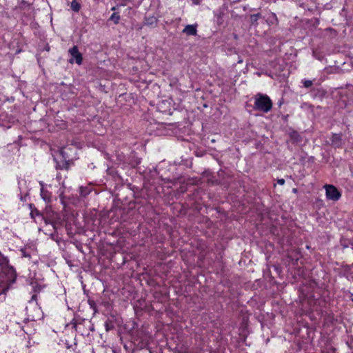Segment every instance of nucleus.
I'll use <instances>...</instances> for the list:
<instances>
[{
    "mask_svg": "<svg viewBox=\"0 0 353 353\" xmlns=\"http://www.w3.org/2000/svg\"><path fill=\"white\" fill-rule=\"evenodd\" d=\"M21 254H22V256L23 257H25V258H30V254L29 253H28L26 250L24 249H21Z\"/></svg>",
    "mask_w": 353,
    "mask_h": 353,
    "instance_id": "obj_18",
    "label": "nucleus"
},
{
    "mask_svg": "<svg viewBox=\"0 0 353 353\" xmlns=\"http://www.w3.org/2000/svg\"><path fill=\"white\" fill-rule=\"evenodd\" d=\"M70 8L72 11L75 12H79L81 10V3H79L77 1L72 0L70 4Z\"/></svg>",
    "mask_w": 353,
    "mask_h": 353,
    "instance_id": "obj_14",
    "label": "nucleus"
},
{
    "mask_svg": "<svg viewBox=\"0 0 353 353\" xmlns=\"http://www.w3.org/2000/svg\"><path fill=\"white\" fill-rule=\"evenodd\" d=\"M69 54L71 56L70 63H73L74 61L78 65H81L83 63V56L79 51V48L77 46H74L68 50Z\"/></svg>",
    "mask_w": 353,
    "mask_h": 353,
    "instance_id": "obj_5",
    "label": "nucleus"
},
{
    "mask_svg": "<svg viewBox=\"0 0 353 353\" xmlns=\"http://www.w3.org/2000/svg\"><path fill=\"white\" fill-rule=\"evenodd\" d=\"M273 106L270 97L265 94L257 93L254 96V109L263 113L269 112Z\"/></svg>",
    "mask_w": 353,
    "mask_h": 353,
    "instance_id": "obj_2",
    "label": "nucleus"
},
{
    "mask_svg": "<svg viewBox=\"0 0 353 353\" xmlns=\"http://www.w3.org/2000/svg\"><path fill=\"white\" fill-rule=\"evenodd\" d=\"M293 192H296V188H294V189H293Z\"/></svg>",
    "mask_w": 353,
    "mask_h": 353,
    "instance_id": "obj_24",
    "label": "nucleus"
},
{
    "mask_svg": "<svg viewBox=\"0 0 353 353\" xmlns=\"http://www.w3.org/2000/svg\"><path fill=\"white\" fill-rule=\"evenodd\" d=\"M302 83L303 84V86L306 88H308L313 85L312 81L308 79H303L302 81Z\"/></svg>",
    "mask_w": 353,
    "mask_h": 353,
    "instance_id": "obj_16",
    "label": "nucleus"
},
{
    "mask_svg": "<svg viewBox=\"0 0 353 353\" xmlns=\"http://www.w3.org/2000/svg\"><path fill=\"white\" fill-rule=\"evenodd\" d=\"M41 188L40 190V194L41 198L43 199V201H45V202L50 203L52 199V193L47 190L46 189H45L42 183H41Z\"/></svg>",
    "mask_w": 353,
    "mask_h": 353,
    "instance_id": "obj_9",
    "label": "nucleus"
},
{
    "mask_svg": "<svg viewBox=\"0 0 353 353\" xmlns=\"http://www.w3.org/2000/svg\"><path fill=\"white\" fill-rule=\"evenodd\" d=\"M31 301H35L37 302V294L35 293L32 296Z\"/></svg>",
    "mask_w": 353,
    "mask_h": 353,
    "instance_id": "obj_21",
    "label": "nucleus"
},
{
    "mask_svg": "<svg viewBox=\"0 0 353 353\" xmlns=\"http://www.w3.org/2000/svg\"><path fill=\"white\" fill-rule=\"evenodd\" d=\"M70 161L63 160L60 162L57 161L56 164L57 170H66L70 169Z\"/></svg>",
    "mask_w": 353,
    "mask_h": 353,
    "instance_id": "obj_11",
    "label": "nucleus"
},
{
    "mask_svg": "<svg viewBox=\"0 0 353 353\" xmlns=\"http://www.w3.org/2000/svg\"><path fill=\"white\" fill-rule=\"evenodd\" d=\"M106 330H109V328L108 327L107 325H106Z\"/></svg>",
    "mask_w": 353,
    "mask_h": 353,
    "instance_id": "obj_25",
    "label": "nucleus"
},
{
    "mask_svg": "<svg viewBox=\"0 0 353 353\" xmlns=\"http://www.w3.org/2000/svg\"><path fill=\"white\" fill-rule=\"evenodd\" d=\"M111 10H112V11L116 10V7H114H114H112V8H111Z\"/></svg>",
    "mask_w": 353,
    "mask_h": 353,
    "instance_id": "obj_22",
    "label": "nucleus"
},
{
    "mask_svg": "<svg viewBox=\"0 0 353 353\" xmlns=\"http://www.w3.org/2000/svg\"><path fill=\"white\" fill-rule=\"evenodd\" d=\"M259 19H262V11L250 16V20L252 25H256Z\"/></svg>",
    "mask_w": 353,
    "mask_h": 353,
    "instance_id": "obj_13",
    "label": "nucleus"
},
{
    "mask_svg": "<svg viewBox=\"0 0 353 353\" xmlns=\"http://www.w3.org/2000/svg\"><path fill=\"white\" fill-rule=\"evenodd\" d=\"M282 103H283V101H279V106H281V105H282Z\"/></svg>",
    "mask_w": 353,
    "mask_h": 353,
    "instance_id": "obj_23",
    "label": "nucleus"
},
{
    "mask_svg": "<svg viewBox=\"0 0 353 353\" xmlns=\"http://www.w3.org/2000/svg\"><path fill=\"white\" fill-rule=\"evenodd\" d=\"M91 192V188L88 186H81L79 188V194L82 197L87 196Z\"/></svg>",
    "mask_w": 353,
    "mask_h": 353,
    "instance_id": "obj_12",
    "label": "nucleus"
},
{
    "mask_svg": "<svg viewBox=\"0 0 353 353\" xmlns=\"http://www.w3.org/2000/svg\"><path fill=\"white\" fill-rule=\"evenodd\" d=\"M277 183L279 184V185H284L285 183V181L284 179H279L277 180Z\"/></svg>",
    "mask_w": 353,
    "mask_h": 353,
    "instance_id": "obj_19",
    "label": "nucleus"
},
{
    "mask_svg": "<svg viewBox=\"0 0 353 353\" xmlns=\"http://www.w3.org/2000/svg\"><path fill=\"white\" fill-rule=\"evenodd\" d=\"M158 23V19L154 16H148L144 19V24L150 27H156Z\"/></svg>",
    "mask_w": 353,
    "mask_h": 353,
    "instance_id": "obj_10",
    "label": "nucleus"
},
{
    "mask_svg": "<svg viewBox=\"0 0 353 353\" xmlns=\"http://www.w3.org/2000/svg\"><path fill=\"white\" fill-rule=\"evenodd\" d=\"M197 26L196 23L192 25H187L182 32L188 36H195L197 34Z\"/></svg>",
    "mask_w": 353,
    "mask_h": 353,
    "instance_id": "obj_8",
    "label": "nucleus"
},
{
    "mask_svg": "<svg viewBox=\"0 0 353 353\" xmlns=\"http://www.w3.org/2000/svg\"><path fill=\"white\" fill-rule=\"evenodd\" d=\"M42 286L38 284L37 282L35 283V286L34 287V291L35 293H39L42 290Z\"/></svg>",
    "mask_w": 353,
    "mask_h": 353,
    "instance_id": "obj_17",
    "label": "nucleus"
},
{
    "mask_svg": "<svg viewBox=\"0 0 353 353\" xmlns=\"http://www.w3.org/2000/svg\"><path fill=\"white\" fill-rule=\"evenodd\" d=\"M17 274L15 268L10 263L8 256L0 251V285L1 292L8 291L16 282Z\"/></svg>",
    "mask_w": 353,
    "mask_h": 353,
    "instance_id": "obj_1",
    "label": "nucleus"
},
{
    "mask_svg": "<svg viewBox=\"0 0 353 353\" xmlns=\"http://www.w3.org/2000/svg\"><path fill=\"white\" fill-rule=\"evenodd\" d=\"M330 141L331 145L334 148L336 149L343 148V142L341 134L332 133L330 138Z\"/></svg>",
    "mask_w": 353,
    "mask_h": 353,
    "instance_id": "obj_6",
    "label": "nucleus"
},
{
    "mask_svg": "<svg viewBox=\"0 0 353 353\" xmlns=\"http://www.w3.org/2000/svg\"><path fill=\"white\" fill-rule=\"evenodd\" d=\"M122 1V3H121V6H126L127 5V3L128 2H130L132 1V0H121Z\"/></svg>",
    "mask_w": 353,
    "mask_h": 353,
    "instance_id": "obj_20",
    "label": "nucleus"
},
{
    "mask_svg": "<svg viewBox=\"0 0 353 353\" xmlns=\"http://www.w3.org/2000/svg\"><path fill=\"white\" fill-rule=\"evenodd\" d=\"M29 207L30 209V217L34 219L35 222H37V218L39 221L44 220L43 214L34 206V204H30Z\"/></svg>",
    "mask_w": 353,
    "mask_h": 353,
    "instance_id": "obj_7",
    "label": "nucleus"
},
{
    "mask_svg": "<svg viewBox=\"0 0 353 353\" xmlns=\"http://www.w3.org/2000/svg\"><path fill=\"white\" fill-rule=\"evenodd\" d=\"M121 17L119 12H114L111 14L109 20L112 21L115 25L119 23Z\"/></svg>",
    "mask_w": 353,
    "mask_h": 353,
    "instance_id": "obj_15",
    "label": "nucleus"
},
{
    "mask_svg": "<svg viewBox=\"0 0 353 353\" xmlns=\"http://www.w3.org/2000/svg\"><path fill=\"white\" fill-rule=\"evenodd\" d=\"M325 190L326 198L334 201H339L341 197V192L333 185L326 184L323 186Z\"/></svg>",
    "mask_w": 353,
    "mask_h": 353,
    "instance_id": "obj_3",
    "label": "nucleus"
},
{
    "mask_svg": "<svg viewBox=\"0 0 353 353\" xmlns=\"http://www.w3.org/2000/svg\"><path fill=\"white\" fill-rule=\"evenodd\" d=\"M262 20H263L270 26L277 25L279 23L276 14L270 10L262 11Z\"/></svg>",
    "mask_w": 353,
    "mask_h": 353,
    "instance_id": "obj_4",
    "label": "nucleus"
}]
</instances>
